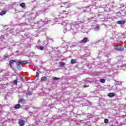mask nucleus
Wrapping results in <instances>:
<instances>
[{
    "mask_svg": "<svg viewBox=\"0 0 126 126\" xmlns=\"http://www.w3.org/2000/svg\"><path fill=\"white\" fill-rule=\"evenodd\" d=\"M124 46H122V45L117 44L116 46L114 47V50L118 51L119 52H123L124 51Z\"/></svg>",
    "mask_w": 126,
    "mask_h": 126,
    "instance_id": "1",
    "label": "nucleus"
},
{
    "mask_svg": "<svg viewBox=\"0 0 126 126\" xmlns=\"http://www.w3.org/2000/svg\"><path fill=\"white\" fill-rule=\"evenodd\" d=\"M18 124L20 126H23L25 125V121L23 120H19Z\"/></svg>",
    "mask_w": 126,
    "mask_h": 126,
    "instance_id": "2",
    "label": "nucleus"
},
{
    "mask_svg": "<svg viewBox=\"0 0 126 126\" xmlns=\"http://www.w3.org/2000/svg\"><path fill=\"white\" fill-rule=\"evenodd\" d=\"M13 63H16V60H11L10 61H9V64L10 65V67L11 68H12V64H13Z\"/></svg>",
    "mask_w": 126,
    "mask_h": 126,
    "instance_id": "3",
    "label": "nucleus"
},
{
    "mask_svg": "<svg viewBox=\"0 0 126 126\" xmlns=\"http://www.w3.org/2000/svg\"><path fill=\"white\" fill-rule=\"evenodd\" d=\"M28 63L25 61H19L16 63V65L19 66V64H22V63Z\"/></svg>",
    "mask_w": 126,
    "mask_h": 126,
    "instance_id": "4",
    "label": "nucleus"
},
{
    "mask_svg": "<svg viewBox=\"0 0 126 126\" xmlns=\"http://www.w3.org/2000/svg\"><path fill=\"white\" fill-rule=\"evenodd\" d=\"M87 42H89V40H88V38H87V37H84L81 40V42L83 43V44H84L85 43H87Z\"/></svg>",
    "mask_w": 126,
    "mask_h": 126,
    "instance_id": "5",
    "label": "nucleus"
},
{
    "mask_svg": "<svg viewBox=\"0 0 126 126\" xmlns=\"http://www.w3.org/2000/svg\"><path fill=\"white\" fill-rule=\"evenodd\" d=\"M14 109H19L20 108H21V105L18 104L15 105L14 106Z\"/></svg>",
    "mask_w": 126,
    "mask_h": 126,
    "instance_id": "6",
    "label": "nucleus"
},
{
    "mask_svg": "<svg viewBox=\"0 0 126 126\" xmlns=\"http://www.w3.org/2000/svg\"><path fill=\"white\" fill-rule=\"evenodd\" d=\"M108 96L109 97H114V96H115V93H110L108 94Z\"/></svg>",
    "mask_w": 126,
    "mask_h": 126,
    "instance_id": "7",
    "label": "nucleus"
},
{
    "mask_svg": "<svg viewBox=\"0 0 126 126\" xmlns=\"http://www.w3.org/2000/svg\"><path fill=\"white\" fill-rule=\"evenodd\" d=\"M118 24H125L126 23V21L121 20L117 22Z\"/></svg>",
    "mask_w": 126,
    "mask_h": 126,
    "instance_id": "8",
    "label": "nucleus"
},
{
    "mask_svg": "<svg viewBox=\"0 0 126 126\" xmlns=\"http://www.w3.org/2000/svg\"><path fill=\"white\" fill-rule=\"evenodd\" d=\"M41 81H46L47 80V77L45 76H43L41 78Z\"/></svg>",
    "mask_w": 126,
    "mask_h": 126,
    "instance_id": "9",
    "label": "nucleus"
},
{
    "mask_svg": "<svg viewBox=\"0 0 126 126\" xmlns=\"http://www.w3.org/2000/svg\"><path fill=\"white\" fill-rule=\"evenodd\" d=\"M20 6H21L23 8H25V3L24 2L21 3V4H20Z\"/></svg>",
    "mask_w": 126,
    "mask_h": 126,
    "instance_id": "10",
    "label": "nucleus"
},
{
    "mask_svg": "<svg viewBox=\"0 0 126 126\" xmlns=\"http://www.w3.org/2000/svg\"><path fill=\"white\" fill-rule=\"evenodd\" d=\"M71 63L72 64L76 63V60L75 59H72L71 60Z\"/></svg>",
    "mask_w": 126,
    "mask_h": 126,
    "instance_id": "11",
    "label": "nucleus"
},
{
    "mask_svg": "<svg viewBox=\"0 0 126 126\" xmlns=\"http://www.w3.org/2000/svg\"><path fill=\"white\" fill-rule=\"evenodd\" d=\"M20 103H22V104H24L25 103V100L24 99H21L19 100Z\"/></svg>",
    "mask_w": 126,
    "mask_h": 126,
    "instance_id": "12",
    "label": "nucleus"
},
{
    "mask_svg": "<svg viewBox=\"0 0 126 126\" xmlns=\"http://www.w3.org/2000/svg\"><path fill=\"white\" fill-rule=\"evenodd\" d=\"M6 13V11H2L1 12H0V15H3Z\"/></svg>",
    "mask_w": 126,
    "mask_h": 126,
    "instance_id": "13",
    "label": "nucleus"
},
{
    "mask_svg": "<svg viewBox=\"0 0 126 126\" xmlns=\"http://www.w3.org/2000/svg\"><path fill=\"white\" fill-rule=\"evenodd\" d=\"M100 82H101V83H105V79H100Z\"/></svg>",
    "mask_w": 126,
    "mask_h": 126,
    "instance_id": "14",
    "label": "nucleus"
},
{
    "mask_svg": "<svg viewBox=\"0 0 126 126\" xmlns=\"http://www.w3.org/2000/svg\"><path fill=\"white\" fill-rule=\"evenodd\" d=\"M61 66H63L65 64L64 62H61L60 63Z\"/></svg>",
    "mask_w": 126,
    "mask_h": 126,
    "instance_id": "15",
    "label": "nucleus"
},
{
    "mask_svg": "<svg viewBox=\"0 0 126 126\" xmlns=\"http://www.w3.org/2000/svg\"><path fill=\"white\" fill-rule=\"evenodd\" d=\"M104 123L105 124H108L109 123V120L107 119H104Z\"/></svg>",
    "mask_w": 126,
    "mask_h": 126,
    "instance_id": "16",
    "label": "nucleus"
},
{
    "mask_svg": "<svg viewBox=\"0 0 126 126\" xmlns=\"http://www.w3.org/2000/svg\"><path fill=\"white\" fill-rule=\"evenodd\" d=\"M14 84H15V85H17V80H15L13 82Z\"/></svg>",
    "mask_w": 126,
    "mask_h": 126,
    "instance_id": "17",
    "label": "nucleus"
},
{
    "mask_svg": "<svg viewBox=\"0 0 126 126\" xmlns=\"http://www.w3.org/2000/svg\"><path fill=\"white\" fill-rule=\"evenodd\" d=\"M89 85H88V86H86V85H84L83 86V87L84 88H87V87H89Z\"/></svg>",
    "mask_w": 126,
    "mask_h": 126,
    "instance_id": "18",
    "label": "nucleus"
},
{
    "mask_svg": "<svg viewBox=\"0 0 126 126\" xmlns=\"http://www.w3.org/2000/svg\"><path fill=\"white\" fill-rule=\"evenodd\" d=\"M59 79H60V78H57V77L53 78L54 80H59Z\"/></svg>",
    "mask_w": 126,
    "mask_h": 126,
    "instance_id": "19",
    "label": "nucleus"
},
{
    "mask_svg": "<svg viewBox=\"0 0 126 126\" xmlns=\"http://www.w3.org/2000/svg\"><path fill=\"white\" fill-rule=\"evenodd\" d=\"M35 77H39V73L36 72Z\"/></svg>",
    "mask_w": 126,
    "mask_h": 126,
    "instance_id": "20",
    "label": "nucleus"
},
{
    "mask_svg": "<svg viewBox=\"0 0 126 126\" xmlns=\"http://www.w3.org/2000/svg\"><path fill=\"white\" fill-rule=\"evenodd\" d=\"M95 29H96V30H99V29H100V27L99 26H96L95 27Z\"/></svg>",
    "mask_w": 126,
    "mask_h": 126,
    "instance_id": "21",
    "label": "nucleus"
},
{
    "mask_svg": "<svg viewBox=\"0 0 126 126\" xmlns=\"http://www.w3.org/2000/svg\"><path fill=\"white\" fill-rule=\"evenodd\" d=\"M40 50H41V51H43V50H44V47L40 46Z\"/></svg>",
    "mask_w": 126,
    "mask_h": 126,
    "instance_id": "22",
    "label": "nucleus"
},
{
    "mask_svg": "<svg viewBox=\"0 0 126 126\" xmlns=\"http://www.w3.org/2000/svg\"><path fill=\"white\" fill-rule=\"evenodd\" d=\"M7 58V56H4L3 59L5 60Z\"/></svg>",
    "mask_w": 126,
    "mask_h": 126,
    "instance_id": "23",
    "label": "nucleus"
}]
</instances>
